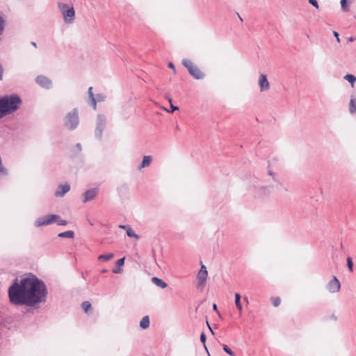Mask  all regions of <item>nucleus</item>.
Returning <instances> with one entry per match:
<instances>
[{
  "mask_svg": "<svg viewBox=\"0 0 356 356\" xmlns=\"http://www.w3.org/2000/svg\"><path fill=\"white\" fill-rule=\"evenodd\" d=\"M8 293L11 304L33 307L44 302L48 292L44 282L32 275L22 278L19 282L15 279L9 286Z\"/></svg>",
  "mask_w": 356,
  "mask_h": 356,
  "instance_id": "1",
  "label": "nucleus"
},
{
  "mask_svg": "<svg viewBox=\"0 0 356 356\" xmlns=\"http://www.w3.org/2000/svg\"><path fill=\"white\" fill-rule=\"evenodd\" d=\"M22 103V99L17 94L4 95L0 98V118L15 112Z\"/></svg>",
  "mask_w": 356,
  "mask_h": 356,
  "instance_id": "2",
  "label": "nucleus"
},
{
  "mask_svg": "<svg viewBox=\"0 0 356 356\" xmlns=\"http://www.w3.org/2000/svg\"><path fill=\"white\" fill-rule=\"evenodd\" d=\"M182 65L188 70V72L196 79H202L204 77V74L200 71L197 66H196L191 60L188 59H183Z\"/></svg>",
  "mask_w": 356,
  "mask_h": 356,
  "instance_id": "3",
  "label": "nucleus"
},
{
  "mask_svg": "<svg viewBox=\"0 0 356 356\" xmlns=\"http://www.w3.org/2000/svg\"><path fill=\"white\" fill-rule=\"evenodd\" d=\"M79 115L77 109L74 108L72 111L68 113L65 118V125L70 130L76 129L79 124Z\"/></svg>",
  "mask_w": 356,
  "mask_h": 356,
  "instance_id": "4",
  "label": "nucleus"
},
{
  "mask_svg": "<svg viewBox=\"0 0 356 356\" xmlns=\"http://www.w3.org/2000/svg\"><path fill=\"white\" fill-rule=\"evenodd\" d=\"M58 6L63 15L65 22L72 23L75 16L74 9L72 7L69 8L67 5L63 3H58Z\"/></svg>",
  "mask_w": 356,
  "mask_h": 356,
  "instance_id": "5",
  "label": "nucleus"
},
{
  "mask_svg": "<svg viewBox=\"0 0 356 356\" xmlns=\"http://www.w3.org/2000/svg\"><path fill=\"white\" fill-rule=\"evenodd\" d=\"M60 219V216L50 214L38 218L34 222L35 227L45 226L52 224Z\"/></svg>",
  "mask_w": 356,
  "mask_h": 356,
  "instance_id": "6",
  "label": "nucleus"
},
{
  "mask_svg": "<svg viewBox=\"0 0 356 356\" xmlns=\"http://www.w3.org/2000/svg\"><path fill=\"white\" fill-rule=\"evenodd\" d=\"M106 124V118L103 115H98L97 120L96 129L95 131V136L101 139Z\"/></svg>",
  "mask_w": 356,
  "mask_h": 356,
  "instance_id": "7",
  "label": "nucleus"
},
{
  "mask_svg": "<svg viewBox=\"0 0 356 356\" xmlns=\"http://www.w3.org/2000/svg\"><path fill=\"white\" fill-rule=\"evenodd\" d=\"M208 277V271L207 270V268L204 265H202L200 270H199L197 275V280L198 282V287L204 288L205 286Z\"/></svg>",
  "mask_w": 356,
  "mask_h": 356,
  "instance_id": "8",
  "label": "nucleus"
},
{
  "mask_svg": "<svg viewBox=\"0 0 356 356\" xmlns=\"http://www.w3.org/2000/svg\"><path fill=\"white\" fill-rule=\"evenodd\" d=\"M36 83L42 88L49 89L51 87L52 81L48 77L39 75L35 78Z\"/></svg>",
  "mask_w": 356,
  "mask_h": 356,
  "instance_id": "9",
  "label": "nucleus"
},
{
  "mask_svg": "<svg viewBox=\"0 0 356 356\" xmlns=\"http://www.w3.org/2000/svg\"><path fill=\"white\" fill-rule=\"evenodd\" d=\"M258 84L261 92L267 91L270 89V83L266 74H260L259 76Z\"/></svg>",
  "mask_w": 356,
  "mask_h": 356,
  "instance_id": "10",
  "label": "nucleus"
},
{
  "mask_svg": "<svg viewBox=\"0 0 356 356\" xmlns=\"http://www.w3.org/2000/svg\"><path fill=\"white\" fill-rule=\"evenodd\" d=\"M340 282L339 280L334 277L327 284V289L332 293H337L340 289Z\"/></svg>",
  "mask_w": 356,
  "mask_h": 356,
  "instance_id": "11",
  "label": "nucleus"
},
{
  "mask_svg": "<svg viewBox=\"0 0 356 356\" xmlns=\"http://www.w3.org/2000/svg\"><path fill=\"white\" fill-rule=\"evenodd\" d=\"M98 191H99L98 188H95L86 191L83 194V200H82L83 202L86 203L88 201L93 200L97 195Z\"/></svg>",
  "mask_w": 356,
  "mask_h": 356,
  "instance_id": "12",
  "label": "nucleus"
},
{
  "mask_svg": "<svg viewBox=\"0 0 356 356\" xmlns=\"http://www.w3.org/2000/svg\"><path fill=\"white\" fill-rule=\"evenodd\" d=\"M70 190V185L68 184H60L58 186L54 193L56 197H63Z\"/></svg>",
  "mask_w": 356,
  "mask_h": 356,
  "instance_id": "13",
  "label": "nucleus"
},
{
  "mask_svg": "<svg viewBox=\"0 0 356 356\" xmlns=\"http://www.w3.org/2000/svg\"><path fill=\"white\" fill-rule=\"evenodd\" d=\"M152 161L151 156H145L143 157L142 163L138 165V169L141 170L144 168L148 167Z\"/></svg>",
  "mask_w": 356,
  "mask_h": 356,
  "instance_id": "14",
  "label": "nucleus"
},
{
  "mask_svg": "<svg viewBox=\"0 0 356 356\" xmlns=\"http://www.w3.org/2000/svg\"><path fill=\"white\" fill-rule=\"evenodd\" d=\"M152 282L161 289H165L168 286L166 282L156 277H153L152 278Z\"/></svg>",
  "mask_w": 356,
  "mask_h": 356,
  "instance_id": "15",
  "label": "nucleus"
},
{
  "mask_svg": "<svg viewBox=\"0 0 356 356\" xmlns=\"http://www.w3.org/2000/svg\"><path fill=\"white\" fill-rule=\"evenodd\" d=\"M88 98L90 100V104L92 106L94 109L97 108V100L95 97L92 92V87H90L88 89Z\"/></svg>",
  "mask_w": 356,
  "mask_h": 356,
  "instance_id": "16",
  "label": "nucleus"
},
{
  "mask_svg": "<svg viewBox=\"0 0 356 356\" xmlns=\"http://www.w3.org/2000/svg\"><path fill=\"white\" fill-rule=\"evenodd\" d=\"M125 258H121L117 261V267L113 269V273H120L122 272L121 266L124 264Z\"/></svg>",
  "mask_w": 356,
  "mask_h": 356,
  "instance_id": "17",
  "label": "nucleus"
},
{
  "mask_svg": "<svg viewBox=\"0 0 356 356\" xmlns=\"http://www.w3.org/2000/svg\"><path fill=\"white\" fill-rule=\"evenodd\" d=\"M149 326V318L148 316L143 317L140 322V327L143 329H147Z\"/></svg>",
  "mask_w": 356,
  "mask_h": 356,
  "instance_id": "18",
  "label": "nucleus"
},
{
  "mask_svg": "<svg viewBox=\"0 0 356 356\" xmlns=\"http://www.w3.org/2000/svg\"><path fill=\"white\" fill-rule=\"evenodd\" d=\"M349 112L351 114H355L356 113V99L354 97H352L350 100L349 103Z\"/></svg>",
  "mask_w": 356,
  "mask_h": 356,
  "instance_id": "19",
  "label": "nucleus"
},
{
  "mask_svg": "<svg viewBox=\"0 0 356 356\" xmlns=\"http://www.w3.org/2000/svg\"><path fill=\"white\" fill-rule=\"evenodd\" d=\"M58 236L60 238H73L74 236V232L73 231L69 230L58 234Z\"/></svg>",
  "mask_w": 356,
  "mask_h": 356,
  "instance_id": "20",
  "label": "nucleus"
},
{
  "mask_svg": "<svg viewBox=\"0 0 356 356\" xmlns=\"http://www.w3.org/2000/svg\"><path fill=\"white\" fill-rule=\"evenodd\" d=\"M235 305L240 313L242 312V305L241 303V295L238 293L235 294Z\"/></svg>",
  "mask_w": 356,
  "mask_h": 356,
  "instance_id": "21",
  "label": "nucleus"
},
{
  "mask_svg": "<svg viewBox=\"0 0 356 356\" xmlns=\"http://www.w3.org/2000/svg\"><path fill=\"white\" fill-rule=\"evenodd\" d=\"M113 257H114L113 253H108V254H101L98 257V260L107 261H109L111 259H113Z\"/></svg>",
  "mask_w": 356,
  "mask_h": 356,
  "instance_id": "22",
  "label": "nucleus"
},
{
  "mask_svg": "<svg viewBox=\"0 0 356 356\" xmlns=\"http://www.w3.org/2000/svg\"><path fill=\"white\" fill-rule=\"evenodd\" d=\"M126 232H127V236L129 237H133V238H135L137 239L139 238V236L134 232V231L132 229V228L130 226L128 227V228L126 230Z\"/></svg>",
  "mask_w": 356,
  "mask_h": 356,
  "instance_id": "23",
  "label": "nucleus"
},
{
  "mask_svg": "<svg viewBox=\"0 0 356 356\" xmlns=\"http://www.w3.org/2000/svg\"><path fill=\"white\" fill-rule=\"evenodd\" d=\"M344 79L346 80H347L349 83H351L352 85V87H353L354 86V83L356 81V77L353 75V74H346L345 76H344Z\"/></svg>",
  "mask_w": 356,
  "mask_h": 356,
  "instance_id": "24",
  "label": "nucleus"
},
{
  "mask_svg": "<svg viewBox=\"0 0 356 356\" xmlns=\"http://www.w3.org/2000/svg\"><path fill=\"white\" fill-rule=\"evenodd\" d=\"M341 10L344 12H347L349 10L348 6L347 5V1L346 0H341Z\"/></svg>",
  "mask_w": 356,
  "mask_h": 356,
  "instance_id": "25",
  "label": "nucleus"
},
{
  "mask_svg": "<svg viewBox=\"0 0 356 356\" xmlns=\"http://www.w3.org/2000/svg\"><path fill=\"white\" fill-rule=\"evenodd\" d=\"M168 99L169 101V102L170 103V108H171V111H170V113H172L177 110L179 109L178 106H174L172 104V99L170 97H168ZM164 110L170 112V111L167 110L165 108H163Z\"/></svg>",
  "mask_w": 356,
  "mask_h": 356,
  "instance_id": "26",
  "label": "nucleus"
},
{
  "mask_svg": "<svg viewBox=\"0 0 356 356\" xmlns=\"http://www.w3.org/2000/svg\"><path fill=\"white\" fill-rule=\"evenodd\" d=\"M81 307L83 309L87 312L91 308V304L88 301H85L82 303Z\"/></svg>",
  "mask_w": 356,
  "mask_h": 356,
  "instance_id": "27",
  "label": "nucleus"
},
{
  "mask_svg": "<svg viewBox=\"0 0 356 356\" xmlns=\"http://www.w3.org/2000/svg\"><path fill=\"white\" fill-rule=\"evenodd\" d=\"M347 266H348V270L350 272H353V262L352 261V259L350 257H348L347 258Z\"/></svg>",
  "mask_w": 356,
  "mask_h": 356,
  "instance_id": "28",
  "label": "nucleus"
},
{
  "mask_svg": "<svg viewBox=\"0 0 356 356\" xmlns=\"http://www.w3.org/2000/svg\"><path fill=\"white\" fill-rule=\"evenodd\" d=\"M271 300H272V303H273V306H275V307H278L280 305L281 300L278 297L272 298Z\"/></svg>",
  "mask_w": 356,
  "mask_h": 356,
  "instance_id": "29",
  "label": "nucleus"
},
{
  "mask_svg": "<svg viewBox=\"0 0 356 356\" xmlns=\"http://www.w3.org/2000/svg\"><path fill=\"white\" fill-rule=\"evenodd\" d=\"M200 341L203 343L204 348L208 352L207 346H206V335L204 332H202L200 335Z\"/></svg>",
  "mask_w": 356,
  "mask_h": 356,
  "instance_id": "30",
  "label": "nucleus"
},
{
  "mask_svg": "<svg viewBox=\"0 0 356 356\" xmlns=\"http://www.w3.org/2000/svg\"><path fill=\"white\" fill-rule=\"evenodd\" d=\"M223 350L230 356H234V353L227 345H223Z\"/></svg>",
  "mask_w": 356,
  "mask_h": 356,
  "instance_id": "31",
  "label": "nucleus"
},
{
  "mask_svg": "<svg viewBox=\"0 0 356 356\" xmlns=\"http://www.w3.org/2000/svg\"><path fill=\"white\" fill-rule=\"evenodd\" d=\"M95 99L97 100V102H104L106 99V96L104 94H97Z\"/></svg>",
  "mask_w": 356,
  "mask_h": 356,
  "instance_id": "32",
  "label": "nucleus"
},
{
  "mask_svg": "<svg viewBox=\"0 0 356 356\" xmlns=\"http://www.w3.org/2000/svg\"><path fill=\"white\" fill-rule=\"evenodd\" d=\"M5 21L3 17L0 16V34L3 31Z\"/></svg>",
  "mask_w": 356,
  "mask_h": 356,
  "instance_id": "33",
  "label": "nucleus"
},
{
  "mask_svg": "<svg viewBox=\"0 0 356 356\" xmlns=\"http://www.w3.org/2000/svg\"><path fill=\"white\" fill-rule=\"evenodd\" d=\"M56 222H57V224L58 225H66L67 224V220H60V218L58 219Z\"/></svg>",
  "mask_w": 356,
  "mask_h": 356,
  "instance_id": "34",
  "label": "nucleus"
},
{
  "mask_svg": "<svg viewBox=\"0 0 356 356\" xmlns=\"http://www.w3.org/2000/svg\"><path fill=\"white\" fill-rule=\"evenodd\" d=\"M309 3L316 8H318V3L316 0H309Z\"/></svg>",
  "mask_w": 356,
  "mask_h": 356,
  "instance_id": "35",
  "label": "nucleus"
},
{
  "mask_svg": "<svg viewBox=\"0 0 356 356\" xmlns=\"http://www.w3.org/2000/svg\"><path fill=\"white\" fill-rule=\"evenodd\" d=\"M333 34L335 36V38H337V42H339L340 40H339V33L336 31H334Z\"/></svg>",
  "mask_w": 356,
  "mask_h": 356,
  "instance_id": "36",
  "label": "nucleus"
},
{
  "mask_svg": "<svg viewBox=\"0 0 356 356\" xmlns=\"http://www.w3.org/2000/svg\"><path fill=\"white\" fill-rule=\"evenodd\" d=\"M129 225H120L118 227L120 229H124V230H127V229L128 228Z\"/></svg>",
  "mask_w": 356,
  "mask_h": 356,
  "instance_id": "37",
  "label": "nucleus"
},
{
  "mask_svg": "<svg viewBox=\"0 0 356 356\" xmlns=\"http://www.w3.org/2000/svg\"><path fill=\"white\" fill-rule=\"evenodd\" d=\"M268 175H271V176H273V179H276V175L275 173H273L271 170H268Z\"/></svg>",
  "mask_w": 356,
  "mask_h": 356,
  "instance_id": "38",
  "label": "nucleus"
},
{
  "mask_svg": "<svg viewBox=\"0 0 356 356\" xmlns=\"http://www.w3.org/2000/svg\"><path fill=\"white\" fill-rule=\"evenodd\" d=\"M168 67L172 68V69H173L175 70V65H174V64L172 63H171V62L169 63H168Z\"/></svg>",
  "mask_w": 356,
  "mask_h": 356,
  "instance_id": "39",
  "label": "nucleus"
},
{
  "mask_svg": "<svg viewBox=\"0 0 356 356\" xmlns=\"http://www.w3.org/2000/svg\"><path fill=\"white\" fill-rule=\"evenodd\" d=\"M213 310H215L216 312L219 313L218 310V308H217V305L216 304H213Z\"/></svg>",
  "mask_w": 356,
  "mask_h": 356,
  "instance_id": "40",
  "label": "nucleus"
},
{
  "mask_svg": "<svg viewBox=\"0 0 356 356\" xmlns=\"http://www.w3.org/2000/svg\"><path fill=\"white\" fill-rule=\"evenodd\" d=\"M355 39H356L355 38L350 37L348 40L349 42H353V41L355 40Z\"/></svg>",
  "mask_w": 356,
  "mask_h": 356,
  "instance_id": "41",
  "label": "nucleus"
},
{
  "mask_svg": "<svg viewBox=\"0 0 356 356\" xmlns=\"http://www.w3.org/2000/svg\"><path fill=\"white\" fill-rule=\"evenodd\" d=\"M207 325H208V327H209V330H210L211 332L213 334L214 333H213V330L211 329V327H210V325H209V324L208 323H207Z\"/></svg>",
  "mask_w": 356,
  "mask_h": 356,
  "instance_id": "42",
  "label": "nucleus"
},
{
  "mask_svg": "<svg viewBox=\"0 0 356 356\" xmlns=\"http://www.w3.org/2000/svg\"><path fill=\"white\" fill-rule=\"evenodd\" d=\"M261 190L265 192L268 191V188H266V187L261 188Z\"/></svg>",
  "mask_w": 356,
  "mask_h": 356,
  "instance_id": "43",
  "label": "nucleus"
},
{
  "mask_svg": "<svg viewBox=\"0 0 356 356\" xmlns=\"http://www.w3.org/2000/svg\"><path fill=\"white\" fill-rule=\"evenodd\" d=\"M31 44H32V45H33V46H34L35 47H37V45H36V43H35V42H31Z\"/></svg>",
  "mask_w": 356,
  "mask_h": 356,
  "instance_id": "44",
  "label": "nucleus"
},
{
  "mask_svg": "<svg viewBox=\"0 0 356 356\" xmlns=\"http://www.w3.org/2000/svg\"><path fill=\"white\" fill-rule=\"evenodd\" d=\"M238 17H239V19H240L241 21H242V20H243V19L241 18V17L240 15H238Z\"/></svg>",
  "mask_w": 356,
  "mask_h": 356,
  "instance_id": "45",
  "label": "nucleus"
},
{
  "mask_svg": "<svg viewBox=\"0 0 356 356\" xmlns=\"http://www.w3.org/2000/svg\"><path fill=\"white\" fill-rule=\"evenodd\" d=\"M77 147H80V144H77Z\"/></svg>",
  "mask_w": 356,
  "mask_h": 356,
  "instance_id": "46",
  "label": "nucleus"
},
{
  "mask_svg": "<svg viewBox=\"0 0 356 356\" xmlns=\"http://www.w3.org/2000/svg\"><path fill=\"white\" fill-rule=\"evenodd\" d=\"M105 272H106V270H102V273H105Z\"/></svg>",
  "mask_w": 356,
  "mask_h": 356,
  "instance_id": "47",
  "label": "nucleus"
}]
</instances>
